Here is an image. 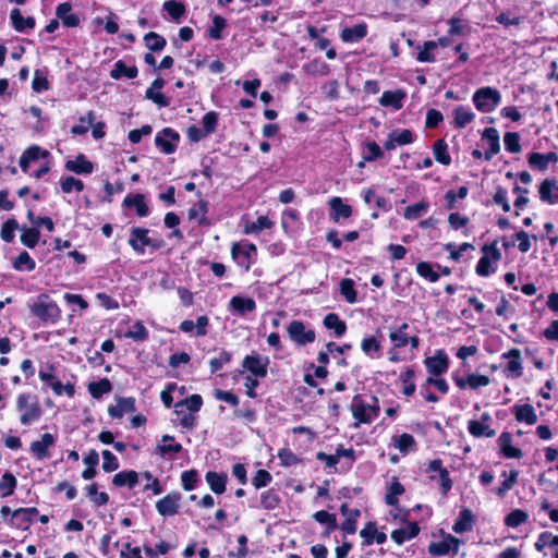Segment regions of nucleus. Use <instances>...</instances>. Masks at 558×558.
<instances>
[{"label":"nucleus","mask_w":558,"mask_h":558,"mask_svg":"<svg viewBox=\"0 0 558 558\" xmlns=\"http://www.w3.org/2000/svg\"><path fill=\"white\" fill-rule=\"evenodd\" d=\"M379 411V401L376 397L372 396L369 400L360 395L353 397L351 412L356 420L355 427L360 424H371L378 416Z\"/></svg>","instance_id":"1"},{"label":"nucleus","mask_w":558,"mask_h":558,"mask_svg":"<svg viewBox=\"0 0 558 558\" xmlns=\"http://www.w3.org/2000/svg\"><path fill=\"white\" fill-rule=\"evenodd\" d=\"M32 314L44 324H56L61 316V311L56 302L48 294H39L36 301L29 306Z\"/></svg>","instance_id":"2"},{"label":"nucleus","mask_w":558,"mask_h":558,"mask_svg":"<svg viewBox=\"0 0 558 558\" xmlns=\"http://www.w3.org/2000/svg\"><path fill=\"white\" fill-rule=\"evenodd\" d=\"M472 101L478 111L489 113L499 106L501 95L496 88L489 86L481 87L473 94Z\"/></svg>","instance_id":"3"},{"label":"nucleus","mask_w":558,"mask_h":558,"mask_svg":"<svg viewBox=\"0 0 558 558\" xmlns=\"http://www.w3.org/2000/svg\"><path fill=\"white\" fill-rule=\"evenodd\" d=\"M16 409L20 411V421L23 425H31L41 416V409L35 397L20 393L16 398Z\"/></svg>","instance_id":"4"},{"label":"nucleus","mask_w":558,"mask_h":558,"mask_svg":"<svg viewBox=\"0 0 558 558\" xmlns=\"http://www.w3.org/2000/svg\"><path fill=\"white\" fill-rule=\"evenodd\" d=\"M483 256L480 258L475 271L481 277H488L496 271L493 264H497L501 259V252L497 247V242L485 244L482 247Z\"/></svg>","instance_id":"5"},{"label":"nucleus","mask_w":558,"mask_h":558,"mask_svg":"<svg viewBox=\"0 0 558 558\" xmlns=\"http://www.w3.org/2000/svg\"><path fill=\"white\" fill-rule=\"evenodd\" d=\"M231 255L244 271H248L251 265L256 260L257 248L253 243H234L231 247Z\"/></svg>","instance_id":"6"},{"label":"nucleus","mask_w":558,"mask_h":558,"mask_svg":"<svg viewBox=\"0 0 558 558\" xmlns=\"http://www.w3.org/2000/svg\"><path fill=\"white\" fill-rule=\"evenodd\" d=\"M287 332L290 339L298 345H305L315 341L316 332L314 329H306L301 320H292L288 327Z\"/></svg>","instance_id":"7"},{"label":"nucleus","mask_w":558,"mask_h":558,"mask_svg":"<svg viewBox=\"0 0 558 558\" xmlns=\"http://www.w3.org/2000/svg\"><path fill=\"white\" fill-rule=\"evenodd\" d=\"M268 364L269 359L258 353L246 355L242 362L243 368L259 378H265L267 376Z\"/></svg>","instance_id":"8"},{"label":"nucleus","mask_w":558,"mask_h":558,"mask_svg":"<svg viewBox=\"0 0 558 558\" xmlns=\"http://www.w3.org/2000/svg\"><path fill=\"white\" fill-rule=\"evenodd\" d=\"M180 140L178 132L171 128H165L155 137V144L161 149L163 154H172L177 148V143Z\"/></svg>","instance_id":"9"},{"label":"nucleus","mask_w":558,"mask_h":558,"mask_svg":"<svg viewBox=\"0 0 558 558\" xmlns=\"http://www.w3.org/2000/svg\"><path fill=\"white\" fill-rule=\"evenodd\" d=\"M460 544L461 542L459 538L449 534L440 542L430 543L428 551L430 555L437 557L445 556L450 551L457 554L459 551Z\"/></svg>","instance_id":"10"},{"label":"nucleus","mask_w":558,"mask_h":558,"mask_svg":"<svg viewBox=\"0 0 558 558\" xmlns=\"http://www.w3.org/2000/svg\"><path fill=\"white\" fill-rule=\"evenodd\" d=\"M180 500V493H170L156 502V510L162 517H172L179 512Z\"/></svg>","instance_id":"11"},{"label":"nucleus","mask_w":558,"mask_h":558,"mask_svg":"<svg viewBox=\"0 0 558 558\" xmlns=\"http://www.w3.org/2000/svg\"><path fill=\"white\" fill-rule=\"evenodd\" d=\"M501 357L509 361L507 367L504 369L507 377L511 376L513 378H519L522 376L523 366L519 349L513 348L508 352L502 353Z\"/></svg>","instance_id":"12"},{"label":"nucleus","mask_w":558,"mask_h":558,"mask_svg":"<svg viewBox=\"0 0 558 558\" xmlns=\"http://www.w3.org/2000/svg\"><path fill=\"white\" fill-rule=\"evenodd\" d=\"M54 437L46 433L41 435V438L39 440H35L31 444V452L37 460H44L49 457L48 449L54 445Z\"/></svg>","instance_id":"13"},{"label":"nucleus","mask_w":558,"mask_h":558,"mask_svg":"<svg viewBox=\"0 0 558 558\" xmlns=\"http://www.w3.org/2000/svg\"><path fill=\"white\" fill-rule=\"evenodd\" d=\"M539 198L547 204L558 203V181L555 179H546L539 185Z\"/></svg>","instance_id":"14"},{"label":"nucleus","mask_w":558,"mask_h":558,"mask_svg":"<svg viewBox=\"0 0 558 558\" xmlns=\"http://www.w3.org/2000/svg\"><path fill=\"white\" fill-rule=\"evenodd\" d=\"M134 411L135 399L132 397L119 398L116 405H110L108 409L109 415L114 418H121L125 413H132Z\"/></svg>","instance_id":"15"},{"label":"nucleus","mask_w":558,"mask_h":558,"mask_svg":"<svg viewBox=\"0 0 558 558\" xmlns=\"http://www.w3.org/2000/svg\"><path fill=\"white\" fill-rule=\"evenodd\" d=\"M65 169L76 174H89L94 171V165L83 154H80L75 159L65 162Z\"/></svg>","instance_id":"16"},{"label":"nucleus","mask_w":558,"mask_h":558,"mask_svg":"<svg viewBox=\"0 0 558 558\" xmlns=\"http://www.w3.org/2000/svg\"><path fill=\"white\" fill-rule=\"evenodd\" d=\"M229 308L235 312L238 315L243 316L246 313L254 312L256 310V303L251 298L235 295L230 300Z\"/></svg>","instance_id":"17"},{"label":"nucleus","mask_w":558,"mask_h":558,"mask_svg":"<svg viewBox=\"0 0 558 558\" xmlns=\"http://www.w3.org/2000/svg\"><path fill=\"white\" fill-rule=\"evenodd\" d=\"M405 98V93L401 89L398 90H386L383 93L379 98V105L383 107H391L396 110H399L403 106V99Z\"/></svg>","instance_id":"18"},{"label":"nucleus","mask_w":558,"mask_h":558,"mask_svg":"<svg viewBox=\"0 0 558 558\" xmlns=\"http://www.w3.org/2000/svg\"><path fill=\"white\" fill-rule=\"evenodd\" d=\"M512 435L508 432L502 433L498 438V445L502 454L508 459H520L522 457L521 449L513 447Z\"/></svg>","instance_id":"19"},{"label":"nucleus","mask_w":558,"mask_h":558,"mask_svg":"<svg viewBox=\"0 0 558 558\" xmlns=\"http://www.w3.org/2000/svg\"><path fill=\"white\" fill-rule=\"evenodd\" d=\"M428 372L434 376H439L448 369V357L442 352L425 360Z\"/></svg>","instance_id":"20"},{"label":"nucleus","mask_w":558,"mask_h":558,"mask_svg":"<svg viewBox=\"0 0 558 558\" xmlns=\"http://www.w3.org/2000/svg\"><path fill=\"white\" fill-rule=\"evenodd\" d=\"M482 137L489 144L488 150L485 151V159L490 160L500 150L499 133L495 128H487L484 130Z\"/></svg>","instance_id":"21"},{"label":"nucleus","mask_w":558,"mask_h":558,"mask_svg":"<svg viewBox=\"0 0 558 558\" xmlns=\"http://www.w3.org/2000/svg\"><path fill=\"white\" fill-rule=\"evenodd\" d=\"M12 26L16 32L25 33L27 29L35 27V19L32 16L23 17L21 10L15 8L10 13Z\"/></svg>","instance_id":"22"},{"label":"nucleus","mask_w":558,"mask_h":558,"mask_svg":"<svg viewBox=\"0 0 558 558\" xmlns=\"http://www.w3.org/2000/svg\"><path fill=\"white\" fill-rule=\"evenodd\" d=\"M329 206L331 209V219L337 222L340 218H349L352 215V207L344 204L341 197L335 196L330 198Z\"/></svg>","instance_id":"23"},{"label":"nucleus","mask_w":558,"mask_h":558,"mask_svg":"<svg viewBox=\"0 0 558 558\" xmlns=\"http://www.w3.org/2000/svg\"><path fill=\"white\" fill-rule=\"evenodd\" d=\"M420 532V527L416 522H410L405 526L395 530L391 533V538L398 544L401 545L407 541L415 537Z\"/></svg>","instance_id":"24"},{"label":"nucleus","mask_w":558,"mask_h":558,"mask_svg":"<svg viewBox=\"0 0 558 558\" xmlns=\"http://www.w3.org/2000/svg\"><path fill=\"white\" fill-rule=\"evenodd\" d=\"M514 417L518 422H524L529 425H533L537 421V415L532 404L525 403L522 405L513 407Z\"/></svg>","instance_id":"25"},{"label":"nucleus","mask_w":558,"mask_h":558,"mask_svg":"<svg viewBox=\"0 0 558 558\" xmlns=\"http://www.w3.org/2000/svg\"><path fill=\"white\" fill-rule=\"evenodd\" d=\"M367 35L366 24H357L353 27H345L341 32V39L345 43H356Z\"/></svg>","instance_id":"26"},{"label":"nucleus","mask_w":558,"mask_h":558,"mask_svg":"<svg viewBox=\"0 0 558 558\" xmlns=\"http://www.w3.org/2000/svg\"><path fill=\"white\" fill-rule=\"evenodd\" d=\"M454 126L463 129L475 119L474 112L466 107L459 106L452 111Z\"/></svg>","instance_id":"27"},{"label":"nucleus","mask_w":558,"mask_h":558,"mask_svg":"<svg viewBox=\"0 0 558 558\" xmlns=\"http://www.w3.org/2000/svg\"><path fill=\"white\" fill-rule=\"evenodd\" d=\"M123 206L135 207L140 217H146L149 213L143 194H129L123 201Z\"/></svg>","instance_id":"28"},{"label":"nucleus","mask_w":558,"mask_h":558,"mask_svg":"<svg viewBox=\"0 0 558 558\" xmlns=\"http://www.w3.org/2000/svg\"><path fill=\"white\" fill-rule=\"evenodd\" d=\"M137 74L138 70L135 65L128 66L122 60L117 61L110 72L113 80H120L121 77L135 78Z\"/></svg>","instance_id":"29"},{"label":"nucleus","mask_w":558,"mask_h":558,"mask_svg":"<svg viewBox=\"0 0 558 558\" xmlns=\"http://www.w3.org/2000/svg\"><path fill=\"white\" fill-rule=\"evenodd\" d=\"M182 450V446L174 441V437L170 435H163L161 437V444L157 445L156 453L165 457L170 453H179Z\"/></svg>","instance_id":"30"},{"label":"nucleus","mask_w":558,"mask_h":558,"mask_svg":"<svg viewBox=\"0 0 558 558\" xmlns=\"http://www.w3.org/2000/svg\"><path fill=\"white\" fill-rule=\"evenodd\" d=\"M205 478L213 493L222 494L226 490L228 477L225 473L209 471L206 473Z\"/></svg>","instance_id":"31"},{"label":"nucleus","mask_w":558,"mask_h":558,"mask_svg":"<svg viewBox=\"0 0 558 558\" xmlns=\"http://www.w3.org/2000/svg\"><path fill=\"white\" fill-rule=\"evenodd\" d=\"M473 522V513L470 509L463 508L460 513L458 520L452 525V531L456 533H464L472 529Z\"/></svg>","instance_id":"32"},{"label":"nucleus","mask_w":558,"mask_h":558,"mask_svg":"<svg viewBox=\"0 0 558 558\" xmlns=\"http://www.w3.org/2000/svg\"><path fill=\"white\" fill-rule=\"evenodd\" d=\"M410 328L409 324L403 323L396 329H391L389 333V339L392 342L396 349L403 348L408 344V329Z\"/></svg>","instance_id":"33"},{"label":"nucleus","mask_w":558,"mask_h":558,"mask_svg":"<svg viewBox=\"0 0 558 558\" xmlns=\"http://www.w3.org/2000/svg\"><path fill=\"white\" fill-rule=\"evenodd\" d=\"M138 482V474L135 471H122L117 473L113 478V485L118 487L128 486L134 488Z\"/></svg>","instance_id":"34"},{"label":"nucleus","mask_w":558,"mask_h":558,"mask_svg":"<svg viewBox=\"0 0 558 558\" xmlns=\"http://www.w3.org/2000/svg\"><path fill=\"white\" fill-rule=\"evenodd\" d=\"M323 323L327 329H332L335 331L336 337L343 336L347 330L345 323L341 320L336 313L327 314Z\"/></svg>","instance_id":"35"},{"label":"nucleus","mask_w":558,"mask_h":558,"mask_svg":"<svg viewBox=\"0 0 558 558\" xmlns=\"http://www.w3.org/2000/svg\"><path fill=\"white\" fill-rule=\"evenodd\" d=\"M112 390V385L108 378H102L98 381H92L88 385V391L95 399H100L104 395Z\"/></svg>","instance_id":"36"},{"label":"nucleus","mask_w":558,"mask_h":558,"mask_svg":"<svg viewBox=\"0 0 558 558\" xmlns=\"http://www.w3.org/2000/svg\"><path fill=\"white\" fill-rule=\"evenodd\" d=\"M534 546L537 551L544 553V555H546V553L544 551L546 547H558V535H554L550 532H543L537 537Z\"/></svg>","instance_id":"37"},{"label":"nucleus","mask_w":558,"mask_h":558,"mask_svg":"<svg viewBox=\"0 0 558 558\" xmlns=\"http://www.w3.org/2000/svg\"><path fill=\"white\" fill-rule=\"evenodd\" d=\"M433 153L435 159L444 165L448 166L451 162V157L448 154V145L445 140H437L433 145Z\"/></svg>","instance_id":"38"},{"label":"nucleus","mask_w":558,"mask_h":558,"mask_svg":"<svg viewBox=\"0 0 558 558\" xmlns=\"http://www.w3.org/2000/svg\"><path fill=\"white\" fill-rule=\"evenodd\" d=\"M403 493V485L397 478H393V481L387 488V493L385 496L386 504L388 506H397L399 502L398 497L401 496Z\"/></svg>","instance_id":"39"},{"label":"nucleus","mask_w":558,"mask_h":558,"mask_svg":"<svg viewBox=\"0 0 558 558\" xmlns=\"http://www.w3.org/2000/svg\"><path fill=\"white\" fill-rule=\"evenodd\" d=\"M501 476H504L505 480L501 482V485L496 488V494L499 497H504L507 492L512 489V487L517 484L519 472L517 470H511L510 473L507 474V472L504 471Z\"/></svg>","instance_id":"40"},{"label":"nucleus","mask_w":558,"mask_h":558,"mask_svg":"<svg viewBox=\"0 0 558 558\" xmlns=\"http://www.w3.org/2000/svg\"><path fill=\"white\" fill-rule=\"evenodd\" d=\"M429 209V204L425 201L415 203L413 205L408 206L404 209L403 217L408 220H416L424 214H426Z\"/></svg>","instance_id":"41"},{"label":"nucleus","mask_w":558,"mask_h":558,"mask_svg":"<svg viewBox=\"0 0 558 558\" xmlns=\"http://www.w3.org/2000/svg\"><path fill=\"white\" fill-rule=\"evenodd\" d=\"M437 48V44L434 40H428L423 44V46H417V56L416 60L418 62H434L435 56L433 51Z\"/></svg>","instance_id":"42"},{"label":"nucleus","mask_w":558,"mask_h":558,"mask_svg":"<svg viewBox=\"0 0 558 558\" xmlns=\"http://www.w3.org/2000/svg\"><path fill=\"white\" fill-rule=\"evenodd\" d=\"M203 405V399L199 395H192L184 400H181L174 404L175 412L181 413L180 408L185 407L191 412H198Z\"/></svg>","instance_id":"43"},{"label":"nucleus","mask_w":558,"mask_h":558,"mask_svg":"<svg viewBox=\"0 0 558 558\" xmlns=\"http://www.w3.org/2000/svg\"><path fill=\"white\" fill-rule=\"evenodd\" d=\"M146 47L154 52L161 51L166 45V39L155 32H149L144 36Z\"/></svg>","instance_id":"44"},{"label":"nucleus","mask_w":558,"mask_h":558,"mask_svg":"<svg viewBox=\"0 0 558 558\" xmlns=\"http://www.w3.org/2000/svg\"><path fill=\"white\" fill-rule=\"evenodd\" d=\"M16 483H17V481H16L15 476L10 472H5L2 475L1 481H0L1 497L4 498V497L11 496L15 490Z\"/></svg>","instance_id":"45"},{"label":"nucleus","mask_w":558,"mask_h":558,"mask_svg":"<svg viewBox=\"0 0 558 558\" xmlns=\"http://www.w3.org/2000/svg\"><path fill=\"white\" fill-rule=\"evenodd\" d=\"M31 519L27 515V512L24 511V508L16 509L12 512V517L10 519V524L20 530H27L31 524Z\"/></svg>","instance_id":"46"},{"label":"nucleus","mask_w":558,"mask_h":558,"mask_svg":"<svg viewBox=\"0 0 558 558\" xmlns=\"http://www.w3.org/2000/svg\"><path fill=\"white\" fill-rule=\"evenodd\" d=\"M469 432L474 437H493L495 436V430L490 429L489 426L480 421H470L469 422Z\"/></svg>","instance_id":"47"},{"label":"nucleus","mask_w":558,"mask_h":558,"mask_svg":"<svg viewBox=\"0 0 558 558\" xmlns=\"http://www.w3.org/2000/svg\"><path fill=\"white\" fill-rule=\"evenodd\" d=\"M340 293L350 304L357 301V293L354 289V281L352 279L345 278L340 281Z\"/></svg>","instance_id":"48"},{"label":"nucleus","mask_w":558,"mask_h":558,"mask_svg":"<svg viewBox=\"0 0 558 558\" xmlns=\"http://www.w3.org/2000/svg\"><path fill=\"white\" fill-rule=\"evenodd\" d=\"M280 498L274 489L265 490L260 494V505L266 510H274L279 506Z\"/></svg>","instance_id":"49"},{"label":"nucleus","mask_w":558,"mask_h":558,"mask_svg":"<svg viewBox=\"0 0 558 558\" xmlns=\"http://www.w3.org/2000/svg\"><path fill=\"white\" fill-rule=\"evenodd\" d=\"M416 442L411 434L403 433L395 440V447L401 452L407 453L414 449Z\"/></svg>","instance_id":"50"},{"label":"nucleus","mask_w":558,"mask_h":558,"mask_svg":"<svg viewBox=\"0 0 558 558\" xmlns=\"http://www.w3.org/2000/svg\"><path fill=\"white\" fill-rule=\"evenodd\" d=\"M13 267L16 270H24L32 271L36 267L35 260L31 257V255L27 252H22L20 255L15 258L13 263Z\"/></svg>","instance_id":"51"},{"label":"nucleus","mask_w":558,"mask_h":558,"mask_svg":"<svg viewBox=\"0 0 558 558\" xmlns=\"http://www.w3.org/2000/svg\"><path fill=\"white\" fill-rule=\"evenodd\" d=\"M272 221L268 219L266 216H260L256 219V221H253L245 227V233H259L264 229H269L272 227Z\"/></svg>","instance_id":"52"},{"label":"nucleus","mask_w":558,"mask_h":558,"mask_svg":"<svg viewBox=\"0 0 558 558\" xmlns=\"http://www.w3.org/2000/svg\"><path fill=\"white\" fill-rule=\"evenodd\" d=\"M232 354L226 350H221L217 357L209 361L210 373L215 374L220 371L226 364L230 363Z\"/></svg>","instance_id":"53"},{"label":"nucleus","mask_w":558,"mask_h":558,"mask_svg":"<svg viewBox=\"0 0 558 558\" xmlns=\"http://www.w3.org/2000/svg\"><path fill=\"white\" fill-rule=\"evenodd\" d=\"M95 120L94 113L89 111L86 116L80 118V124L73 125L71 128V133L73 135H83L85 134L93 122Z\"/></svg>","instance_id":"54"},{"label":"nucleus","mask_w":558,"mask_h":558,"mask_svg":"<svg viewBox=\"0 0 558 558\" xmlns=\"http://www.w3.org/2000/svg\"><path fill=\"white\" fill-rule=\"evenodd\" d=\"M227 26V21L225 17L220 15H215L213 17V25L208 29V35L210 38L215 40H219L222 38V29Z\"/></svg>","instance_id":"55"},{"label":"nucleus","mask_w":558,"mask_h":558,"mask_svg":"<svg viewBox=\"0 0 558 558\" xmlns=\"http://www.w3.org/2000/svg\"><path fill=\"white\" fill-rule=\"evenodd\" d=\"M529 515L521 509L511 511L505 519V523L509 527H517L527 520Z\"/></svg>","instance_id":"56"},{"label":"nucleus","mask_w":558,"mask_h":558,"mask_svg":"<svg viewBox=\"0 0 558 558\" xmlns=\"http://www.w3.org/2000/svg\"><path fill=\"white\" fill-rule=\"evenodd\" d=\"M505 147L509 153L517 154L521 151L520 135L517 132H508L504 136Z\"/></svg>","instance_id":"57"},{"label":"nucleus","mask_w":558,"mask_h":558,"mask_svg":"<svg viewBox=\"0 0 558 558\" xmlns=\"http://www.w3.org/2000/svg\"><path fill=\"white\" fill-rule=\"evenodd\" d=\"M60 186L63 193H71L73 190L82 192L84 183L74 177H65L60 180Z\"/></svg>","instance_id":"58"},{"label":"nucleus","mask_w":558,"mask_h":558,"mask_svg":"<svg viewBox=\"0 0 558 558\" xmlns=\"http://www.w3.org/2000/svg\"><path fill=\"white\" fill-rule=\"evenodd\" d=\"M19 228V223L15 219L7 220L1 228L0 236L4 242H12L15 236V230Z\"/></svg>","instance_id":"59"},{"label":"nucleus","mask_w":558,"mask_h":558,"mask_svg":"<svg viewBox=\"0 0 558 558\" xmlns=\"http://www.w3.org/2000/svg\"><path fill=\"white\" fill-rule=\"evenodd\" d=\"M125 337L135 341H144L148 338V331L142 322H136L125 333Z\"/></svg>","instance_id":"60"},{"label":"nucleus","mask_w":558,"mask_h":558,"mask_svg":"<svg viewBox=\"0 0 558 558\" xmlns=\"http://www.w3.org/2000/svg\"><path fill=\"white\" fill-rule=\"evenodd\" d=\"M416 271L421 277L427 279L430 282H436L439 279V275L434 271L432 265L427 262H420L416 265Z\"/></svg>","instance_id":"61"},{"label":"nucleus","mask_w":558,"mask_h":558,"mask_svg":"<svg viewBox=\"0 0 558 558\" xmlns=\"http://www.w3.org/2000/svg\"><path fill=\"white\" fill-rule=\"evenodd\" d=\"M130 236H132L134 240H137L138 242H141V245H143V247H145V246L157 247V245L148 236L147 229L137 228V227L132 228Z\"/></svg>","instance_id":"62"},{"label":"nucleus","mask_w":558,"mask_h":558,"mask_svg":"<svg viewBox=\"0 0 558 558\" xmlns=\"http://www.w3.org/2000/svg\"><path fill=\"white\" fill-rule=\"evenodd\" d=\"M87 495L90 497V499L94 501L96 506H104L109 501V496L107 493L98 492L97 485L90 484L86 487Z\"/></svg>","instance_id":"63"},{"label":"nucleus","mask_w":558,"mask_h":558,"mask_svg":"<svg viewBox=\"0 0 558 558\" xmlns=\"http://www.w3.org/2000/svg\"><path fill=\"white\" fill-rule=\"evenodd\" d=\"M39 240V231L36 228L23 229L21 234V242L29 248L37 245Z\"/></svg>","instance_id":"64"}]
</instances>
